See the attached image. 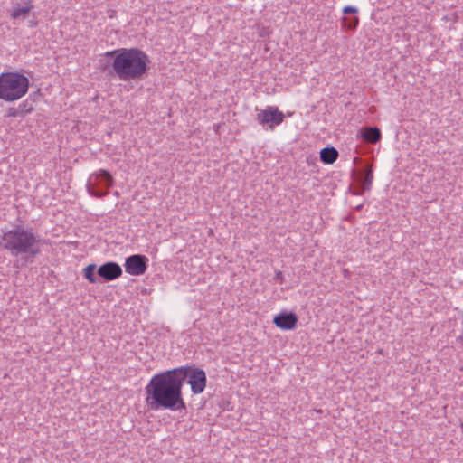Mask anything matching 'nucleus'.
I'll return each instance as SVG.
<instances>
[{"label":"nucleus","instance_id":"nucleus-1","mask_svg":"<svg viewBox=\"0 0 463 463\" xmlns=\"http://www.w3.org/2000/svg\"><path fill=\"white\" fill-rule=\"evenodd\" d=\"M185 374L182 370L171 369L152 376L145 387L146 404L151 411H186L183 398Z\"/></svg>","mask_w":463,"mask_h":463},{"label":"nucleus","instance_id":"nucleus-2","mask_svg":"<svg viewBox=\"0 0 463 463\" xmlns=\"http://www.w3.org/2000/svg\"><path fill=\"white\" fill-rule=\"evenodd\" d=\"M104 56L109 60L101 65V70L123 81L140 80L149 70L148 55L136 47L109 51Z\"/></svg>","mask_w":463,"mask_h":463},{"label":"nucleus","instance_id":"nucleus-3","mask_svg":"<svg viewBox=\"0 0 463 463\" xmlns=\"http://www.w3.org/2000/svg\"><path fill=\"white\" fill-rule=\"evenodd\" d=\"M40 242L41 239L32 228L21 224H14L11 229H3L0 235V247L13 256L26 254L34 258L41 251Z\"/></svg>","mask_w":463,"mask_h":463},{"label":"nucleus","instance_id":"nucleus-4","mask_svg":"<svg viewBox=\"0 0 463 463\" xmlns=\"http://www.w3.org/2000/svg\"><path fill=\"white\" fill-rule=\"evenodd\" d=\"M29 89V80L18 72H4L0 75V99L14 101L24 97Z\"/></svg>","mask_w":463,"mask_h":463},{"label":"nucleus","instance_id":"nucleus-5","mask_svg":"<svg viewBox=\"0 0 463 463\" xmlns=\"http://www.w3.org/2000/svg\"><path fill=\"white\" fill-rule=\"evenodd\" d=\"M113 184V178L106 170H99L92 174L87 184V190L92 196L101 198L108 194L109 187Z\"/></svg>","mask_w":463,"mask_h":463},{"label":"nucleus","instance_id":"nucleus-6","mask_svg":"<svg viewBox=\"0 0 463 463\" xmlns=\"http://www.w3.org/2000/svg\"><path fill=\"white\" fill-rule=\"evenodd\" d=\"M176 369L182 370L184 376V382L187 380V383L191 386V391L194 394L202 393L207 383L206 373L203 370L198 368H193L190 366H181Z\"/></svg>","mask_w":463,"mask_h":463},{"label":"nucleus","instance_id":"nucleus-7","mask_svg":"<svg viewBox=\"0 0 463 463\" xmlns=\"http://www.w3.org/2000/svg\"><path fill=\"white\" fill-rule=\"evenodd\" d=\"M284 118V114L274 106H269L265 109H260L256 116L258 123L265 129L269 130H273L276 126L280 125Z\"/></svg>","mask_w":463,"mask_h":463},{"label":"nucleus","instance_id":"nucleus-8","mask_svg":"<svg viewBox=\"0 0 463 463\" xmlns=\"http://www.w3.org/2000/svg\"><path fill=\"white\" fill-rule=\"evenodd\" d=\"M148 258L141 254H133L125 260L124 268L132 276L143 275L148 267Z\"/></svg>","mask_w":463,"mask_h":463},{"label":"nucleus","instance_id":"nucleus-9","mask_svg":"<svg viewBox=\"0 0 463 463\" xmlns=\"http://www.w3.org/2000/svg\"><path fill=\"white\" fill-rule=\"evenodd\" d=\"M97 274L105 281H112L122 275V269L117 262L109 261L99 267Z\"/></svg>","mask_w":463,"mask_h":463},{"label":"nucleus","instance_id":"nucleus-10","mask_svg":"<svg viewBox=\"0 0 463 463\" xmlns=\"http://www.w3.org/2000/svg\"><path fill=\"white\" fill-rule=\"evenodd\" d=\"M273 323L280 329L291 330L297 326L298 317L293 312H281L274 317Z\"/></svg>","mask_w":463,"mask_h":463},{"label":"nucleus","instance_id":"nucleus-11","mask_svg":"<svg viewBox=\"0 0 463 463\" xmlns=\"http://www.w3.org/2000/svg\"><path fill=\"white\" fill-rule=\"evenodd\" d=\"M33 8L32 0H28L23 6L20 4H15L12 8L10 16L14 20L24 19Z\"/></svg>","mask_w":463,"mask_h":463},{"label":"nucleus","instance_id":"nucleus-12","mask_svg":"<svg viewBox=\"0 0 463 463\" xmlns=\"http://www.w3.org/2000/svg\"><path fill=\"white\" fill-rule=\"evenodd\" d=\"M373 178V169L369 166L360 170L355 177L356 181L361 184L363 190L370 189Z\"/></svg>","mask_w":463,"mask_h":463},{"label":"nucleus","instance_id":"nucleus-13","mask_svg":"<svg viewBox=\"0 0 463 463\" xmlns=\"http://www.w3.org/2000/svg\"><path fill=\"white\" fill-rule=\"evenodd\" d=\"M361 137L365 142L375 144L381 139V131L376 127H368L362 130Z\"/></svg>","mask_w":463,"mask_h":463},{"label":"nucleus","instance_id":"nucleus-14","mask_svg":"<svg viewBox=\"0 0 463 463\" xmlns=\"http://www.w3.org/2000/svg\"><path fill=\"white\" fill-rule=\"evenodd\" d=\"M338 151L331 146V147H325L320 151V160L324 164L331 165L336 161L338 158Z\"/></svg>","mask_w":463,"mask_h":463},{"label":"nucleus","instance_id":"nucleus-15","mask_svg":"<svg viewBox=\"0 0 463 463\" xmlns=\"http://www.w3.org/2000/svg\"><path fill=\"white\" fill-rule=\"evenodd\" d=\"M97 266L95 264H90L83 269V275L86 279L90 283H97L98 277L95 275Z\"/></svg>","mask_w":463,"mask_h":463},{"label":"nucleus","instance_id":"nucleus-16","mask_svg":"<svg viewBox=\"0 0 463 463\" xmlns=\"http://www.w3.org/2000/svg\"><path fill=\"white\" fill-rule=\"evenodd\" d=\"M18 109L21 112L22 117L28 113H31L33 110V103L28 100H24L22 103H20Z\"/></svg>","mask_w":463,"mask_h":463},{"label":"nucleus","instance_id":"nucleus-17","mask_svg":"<svg viewBox=\"0 0 463 463\" xmlns=\"http://www.w3.org/2000/svg\"><path fill=\"white\" fill-rule=\"evenodd\" d=\"M344 23L348 29L352 30L358 25L359 19L357 17H354L352 19L344 18Z\"/></svg>","mask_w":463,"mask_h":463},{"label":"nucleus","instance_id":"nucleus-18","mask_svg":"<svg viewBox=\"0 0 463 463\" xmlns=\"http://www.w3.org/2000/svg\"><path fill=\"white\" fill-rule=\"evenodd\" d=\"M5 117L7 118H16V117H22L21 112L19 111L18 107L17 108H9L6 110Z\"/></svg>","mask_w":463,"mask_h":463},{"label":"nucleus","instance_id":"nucleus-19","mask_svg":"<svg viewBox=\"0 0 463 463\" xmlns=\"http://www.w3.org/2000/svg\"><path fill=\"white\" fill-rule=\"evenodd\" d=\"M357 11H358L357 8H355L354 6H350V5H347V6L344 7V9H343V13L345 14H356Z\"/></svg>","mask_w":463,"mask_h":463},{"label":"nucleus","instance_id":"nucleus-20","mask_svg":"<svg viewBox=\"0 0 463 463\" xmlns=\"http://www.w3.org/2000/svg\"><path fill=\"white\" fill-rule=\"evenodd\" d=\"M275 279L279 281V283L283 282V274L281 271H277L275 274Z\"/></svg>","mask_w":463,"mask_h":463},{"label":"nucleus","instance_id":"nucleus-21","mask_svg":"<svg viewBox=\"0 0 463 463\" xmlns=\"http://www.w3.org/2000/svg\"><path fill=\"white\" fill-rule=\"evenodd\" d=\"M30 24H31V26H35L36 25V23L33 22V21H31Z\"/></svg>","mask_w":463,"mask_h":463},{"label":"nucleus","instance_id":"nucleus-22","mask_svg":"<svg viewBox=\"0 0 463 463\" xmlns=\"http://www.w3.org/2000/svg\"><path fill=\"white\" fill-rule=\"evenodd\" d=\"M461 429H462V430H463V423L461 424Z\"/></svg>","mask_w":463,"mask_h":463}]
</instances>
